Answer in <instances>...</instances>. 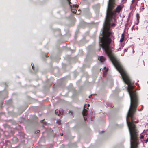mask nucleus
<instances>
[{"mask_svg": "<svg viewBox=\"0 0 148 148\" xmlns=\"http://www.w3.org/2000/svg\"><path fill=\"white\" fill-rule=\"evenodd\" d=\"M124 82L128 85L127 91L130 98V106L127 117H131V121L129 119L127 121L130 135L131 148H137L138 144V138L139 131L135 125L138 122V120L134 116L137 107L138 105V97L136 91L133 90L134 86L130 79Z\"/></svg>", "mask_w": 148, "mask_h": 148, "instance_id": "nucleus-1", "label": "nucleus"}, {"mask_svg": "<svg viewBox=\"0 0 148 148\" xmlns=\"http://www.w3.org/2000/svg\"><path fill=\"white\" fill-rule=\"evenodd\" d=\"M106 30L104 33H103L102 34L101 37H99V45L100 47L99 50L100 51L101 48L102 47L115 67L121 74L124 81L129 80L128 79L130 78L119 62L112 52V49L113 47L110 46V45L112 42L111 38L114 37L113 35L111 32L109 31V30Z\"/></svg>", "mask_w": 148, "mask_h": 148, "instance_id": "nucleus-2", "label": "nucleus"}, {"mask_svg": "<svg viewBox=\"0 0 148 148\" xmlns=\"http://www.w3.org/2000/svg\"><path fill=\"white\" fill-rule=\"evenodd\" d=\"M116 5L115 0H109L108 9L107 12V16L104 23V28L105 29L109 30L110 26H114L115 24L112 23L111 24V21L112 18L116 16V13H119L122 10L123 7L121 5H118L114 11L113 10Z\"/></svg>", "mask_w": 148, "mask_h": 148, "instance_id": "nucleus-3", "label": "nucleus"}, {"mask_svg": "<svg viewBox=\"0 0 148 148\" xmlns=\"http://www.w3.org/2000/svg\"><path fill=\"white\" fill-rule=\"evenodd\" d=\"M71 0H67L69 5L71 9L72 12L75 14H76V11H77V8H78V5H72V3L70 2Z\"/></svg>", "mask_w": 148, "mask_h": 148, "instance_id": "nucleus-4", "label": "nucleus"}, {"mask_svg": "<svg viewBox=\"0 0 148 148\" xmlns=\"http://www.w3.org/2000/svg\"><path fill=\"white\" fill-rule=\"evenodd\" d=\"M85 106H84V108L83 111H82V114L83 116H86L88 114V111L85 108Z\"/></svg>", "mask_w": 148, "mask_h": 148, "instance_id": "nucleus-5", "label": "nucleus"}, {"mask_svg": "<svg viewBox=\"0 0 148 148\" xmlns=\"http://www.w3.org/2000/svg\"><path fill=\"white\" fill-rule=\"evenodd\" d=\"M98 59L101 62H103L106 60L105 58L103 56H100L98 57Z\"/></svg>", "mask_w": 148, "mask_h": 148, "instance_id": "nucleus-6", "label": "nucleus"}, {"mask_svg": "<svg viewBox=\"0 0 148 148\" xmlns=\"http://www.w3.org/2000/svg\"><path fill=\"white\" fill-rule=\"evenodd\" d=\"M136 17L137 18L136 22V24L137 25H138L139 23V20L140 19L139 15L138 13L136 14Z\"/></svg>", "mask_w": 148, "mask_h": 148, "instance_id": "nucleus-7", "label": "nucleus"}, {"mask_svg": "<svg viewBox=\"0 0 148 148\" xmlns=\"http://www.w3.org/2000/svg\"><path fill=\"white\" fill-rule=\"evenodd\" d=\"M55 114L58 116H60L61 114V113L60 110L58 109H56L55 111Z\"/></svg>", "mask_w": 148, "mask_h": 148, "instance_id": "nucleus-8", "label": "nucleus"}, {"mask_svg": "<svg viewBox=\"0 0 148 148\" xmlns=\"http://www.w3.org/2000/svg\"><path fill=\"white\" fill-rule=\"evenodd\" d=\"M124 39V34H121V37L120 40V42H123Z\"/></svg>", "mask_w": 148, "mask_h": 148, "instance_id": "nucleus-9", "label": "nucleus"}, {"mask_svg": "<svg viewBox=\"0 0 148 148\" xmlns=\"http://www.w3.org/2000/svg\"><path fill=\"white\" fill-rule=\"evenodd\" d=\"M138 137H139L138 140H139V138L140 139L143 138H144V136L143 135H140V137H139V136ZM138 143H139L137 145V148H138V145L139 144V141H138ZM130 144H131V143H130Z\"/></svg>", "mask_w": 148, "mask_h": 148, "instance_id": "nucleus-10", "label": "nucleus"}, {"mask_svg": "<svg viewBox=\"0 0 148 148\" xmlns=\"http://www.w3.org/2000/svg\"><path fill=\"white\" fill-rule=\"evenodd\" d=\"M69 114H71V115H73V112L72 111H71V110H69Z\"/></svg>", "mask_w": 148, "mask_h": 148, "instance_id": "nucleus-11", "label": "nucleus"}, {"mask_svg": "<svg viewBox=\"0 0 148 148\" xmlns=\"http://www.w3.org/2000/svg\"><path fill=\"white\" fill-rule=\"evenodd\" d=\"M148 141V138H147L145 140V143H147Z\"/></svg>", "mask_w": 148, "mask_h": 148, "instance_id": "nucleus-12", "label": "nucleus"}, {"mask_svg": "<svg viewBox=\"0 0 148 148\" xmlns=\"http://www.w3.org/2000/svg\"><path fill=\"white\" fill-rule=\"evenodd\" d=\"M124 51L125 52L127 51V50L126 49H124Z\"/></svg>", "mask_w": 148, "mask_h": 148, "instance_id": "nucleus-13", "label": "nucleus"}, {"mask_svg": "<svg viewBox=\"0 0 148 148\" xmlns=\"http://www.w3.org/2000/svg\"><path fill=\"white\" fill-rule=\"evenodd\" d=\"M84 119L85 121V120H86V119H85L84 118Z\"/></svg>", "mask_w": 148, "mask_h": 148, "instance_id": "nucleus-14", "label": "nucleus"}, {"mask_svg": "<svg viewBox=\"0 0 148 148\" xmlns=\"http://www.w3.org/2000/svg\"><path fill=\"white\" fill-rule=\"evenodd\" d=\"M91 96H92V95H91L90 96H89V97H91Z\"/></svg>", "mask_w": 148, "mask_h": 148, "instance_id": "nucleus-15", "label": "nucleus"}, {"mask_svg": "<svg viewBox=\"0 0 148 148\" xmlns=\"http://www.w3.org/2000/svg\"><path fill=\"white\" fill-rule=\"evenodd\" d=\"M107 71H108V70H106V71H105V72H106V71L107 72Z\"/></svg>", "mask_w": 148, "mask_h": 148, "instance_id": "nucleus-16", "label": "nucleus"}]
</instances>
